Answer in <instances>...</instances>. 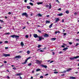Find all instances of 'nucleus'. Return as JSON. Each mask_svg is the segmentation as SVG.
I'll use <instances>...</instances> for the list:
<instances>
[{"label": "nucleus", "mask_w": 79, "mask_h": 79, "mask_svg": "<svg viewBox=\"0 0 79 79\" xmlns=\"http://www.w3.org/2000/svg\"><path fill=\"white\" fill-rule=\"evenodd\" d=\"M31 56H30L28 57L25 60L24 62L22 63V64H26L27 63V60H29V59H31Z\"/></svg>", "instance_id": "nucleus-1"}, {"label": "nucleus", "mask_w": 79, "mask_h": 79, "mask_svg": "<svg viewBox=\"0 0 79 79\" xmlns=\"http://www.w3.org/2000/svg\"><path fill=\"white\" fill-rule=\"evenodd\" d=\"M1 56H5V57H7V56H10V54L3 53V55H2Z\"/></svg>", "instance_id": "nucleus-2"}, {"label": "nucleus", "mask_w": 79, "mask_h": 79, "mask_svg": "<svg viewBox=\"0 0 79 79\" xmlns=\"http://www.w3.org/2000/svg\"><path fill=\"white\" fill-rule=\"evenodd\" d=\"M10 37H12V38H15H15H17L18 37H19V36L16 35H11L10 36Z\"/></svg>", "instance_id": "nucleus-3"}, {"label": "nucleus", "mask_w": 79, "mask_h": 79, "mask_svg": "<svg viewBox=\"0 0 79 79\" xmlns=\"http://www.w3.org/2000/svg\"><path fill=\"white\" fill-rule=\"evenodd\" d=\"M22 16H26V18H28V15L26 12L23 13L22 14Z\"/></svg>", "instance_id": "nucleus-4"}, {"label": "nucleus", "mask_w": 79, "mask_h": 79, "mask_svg": "<svg viewBox=\"0 0 79 79\" xmlns=\"http://www.w3.org/2000/svg\"><path fill=\"white\" fill-rule=\"evenodd\" d=\"M36 64H41V62L37 60H36Z\"/></svg>", "instance_id": "nucleus-5"}, {"label": "nucleus", "mask_w": 79, "mask_h": 79, "mask_svg": "<svg viewBox=\"0 0 79 79\" xmlns=\"http://www.w3.org/2000/svg\"><path fill=\"white\" fill-rule=\"evenodd\" d=\"M42 39H43V40H44V38L40 36L39 38V40H38V41H41Z\"/></svg>", "instance_id": "nucleus-6"}, {"label": "nucleus", "mask_w": 79, "mask_h": 79, "mask_svg": "<svg viewBox=\"0 0 79 79\" xmlns=\"http://www.w3.org/2000/svg\"><path fill=\"white\" fill-rule=\"evenodd\" d=\"M33 36L34 37H35V38H37V37H38V38H39V37L40 36H38V35H37V34H34L33 35Z\"/></svg>", "instance_id": "nucleus-7"}, {"label": "nucleus", "mask_w": 79, "mask_h": 79, "mask_svg": "<svg viewBox=\"0 0 79 79\" xmlns=\"http://www.w3.org/2000/svg\"><path fill=\"white\" fill-rule=\"evenodd\" d=\"M55 23H57L58 21H60V19L58 18H55Z\"/></svg>", "instance_id": "nucleus-8"}, {"label": "nucleus", "mask_w": 79, "mask_h": 79, "mask_svg": "<svg viewBox=\"0 0 79 79\" xmlns=\"http://www.w3.org/2000/svg\"><path fill=\"white\" fill-rule=\"evenodd\" d=\"M44 36V37H48L49 35L47 33H45Z\"/></svg>", "instance_id": "nucleus-9"}, {"label": "nucleus", "mask_w": 79, "mask_h": 79, "mask_svg": "<svg viewBox=\"0 0 79 79\" xmlns=\"http://www.w3.org/2000/svg\"><path fill=\"white\" fill-rule=\"evenodd\" d=\"M15 58H21V56H15Z\"/></svg>", "instance_id": "nucleus-10"}, {"label": "nucleus", "mask_w": 79, "mask_h": 79, "mask_svg": "<svg viewBox=\"0 0 79 79\" xmlns=\"http://www.w3.org/2000/svg\"><path fill=\"white\" fill-rule=\"evenodd\" d=\"M71 70H72V69L69 68V69H67L66 71H67V72H69V71H71Z\"/></svg>", "instance_id": "nucleus-11"}, {"label": "nucleus", "mask_w": 79, "mask_h": 79, "mask_svg": "<svg viewBox=\"0 0 79 79\" xmlns=\"http://www.w3.org/2000/svg\"><path fill=\"white\" fill-rule=\"evenodd\" d=\"M22 74L21 73H19L18 74H15V76H21V75H22Z\"/></svg>", "instance_id": "nucleus-12"}, {"label": "nucleus", "mask_w": 79, "mask_h": 79, "mask_svg": "<svg viewBox=\"0 0 79 79\" xmlns=\"http://www.w3.org/2000/svg\"><path fill=\"white\" fill-rule=\"evenodd\" d=\"M63 13H61L59 14H57V15L59 16H63Z\"/></svg>", "instance_id": "nucleus-13"}, {"label": "nucleus", "mask_w": 79, "mask_h": 79, "mask_svg": "<svg viewBox=\"0 0 79 79\" xmlns=\"http://www.w3.org/2000/svg\"><path fill=\"white\" fill-rule=\"evenodd\" d=\"M42 67H44V68H47V66L46 65H42Z\"/></svg>", "instance_id": "nucleus-14"}, {"label": "nucleus", "mask_w": 79, "mask_h": 79, "mask_svg": "<svg viewBox=\"0 0 79 79\" xmlns=\"http://www.w3.org/2000/svg\"><path fill=\"white\" fill-rule=\"evenodd\" d=\"M70 79H76V77H70Z\"/></svg>", "instance_id": "nucleus-15"}, {"label": "nucleus", "mask_w": 79, "mask_h": 79, "mask_svg": "<svg viewBox=\"0 0 79 79\" xmlns=\"http://www.w3.org/2000/svg\"><path fill=\"white\" fill-rule=\"evenodd\" d=\"M50 23V21H49L48 20H46V24L48 23Z\"/></svg>", "instance_id": "nucleus-16"}, {"label": "nucleus", "mask_w": 79, "mask_h": 79, "mask_svg": "<svg viewBox=\"0 0 79 79\" xmlns=\"http://www.w3.org/2000/svg\"><path fill=\"white\" fill-rule=\"evenodd\" d=\"M37 4L38 5H41V4H42L43 3V2H37Z\"/></svg>", "instance_id": "nucleus-17"}, {"label": "nucleus", "mask_w": 79, "mask_h": 79, "mask_svg": "<svg viewBox=\"0 0 79 79\" xmlns=\"http://www.w3.org/2000/svg\"><path fill=\"white\" fill-rule=\"evenodd\" d=\"M41 71V69H36V72H38V71Z\"/></svg>", "instance_id": "nucleus-18"}, {"label": "nucleus", "mask_w": 79, "mask_h": 79, "mask_svg": "<svg viewBox=\"0 0 79 79\" xmlns=\"http://www.w3.org/2000/svg\"><path fill=\"white\" fill-rule=\"evenodd\" d=\"M68 48L67 47L65 48H64L62 50L63 51H64V50H68Z\"/></svg>", "instance_id": "nucleus-19"}, {"label": "nucleus", "mask_w": 79, "mask_h": 79, "mask_svg": "<svg viewBox=\"0 0 79 79\" xmlns=\"http://www.w3.org/2000/svg\"><path fill=\"white\" fill-rule=\"evenodd\" d=\"M56 40V38H52L51 39V40Z\"/></svg>", "instance_id": "nucleus-20"}, {"label": "nucleus", "mask_w": 79, "mask_h": 79, "mask_svg": "<svg viewBox=\"0 0 79 79\" xmlns=\"http://www.w3.org/2000/svg\"><path fill=\"white\" fill-rule=\"evenodd\" d=\"M79 58V56H77L75 57H74V59H77V58Z\"/></svg>", "instance_id": "nucleus-21"}, {"label": "nucleus", "mask_w": 79, "mask_h": 79, "mask_svg": "<svg viewBox=\"0 0 79 79\" xmlns=\"http://www.w3.org/2000/svg\"><path fill=\"white\" fill-rule=\"evenodd\" d=\"M52 26H53V23H51V25L49 26V28H51V27H52Z\"/></svg>", "instance_id": "nucleus-22"}, {"label": "nucleus", "mask_w": 79, "mask_h": 79, "mask_svg": "<svg viewBox=\"0 0 79 79\" xmlns=\"http://www.w3.org/2000/svg\"><path fill=\"white\" fill-rule=\"evenodd\" d=\"M21 45L22 46V47H23L24 46V44L23 43V42H22L21 43Z\"/></svg>", "instance_id": "nucleus-23"}, {"label": "nucleus", "mask_w": 79, "mask_h": 79, "mask_svg": "<svg viewBox=\"0 0 79 79\" xmlns=\"http://www.w3.org/2000/svg\"><path fill=\"white\" fill-rule=\"evenodd\" d=\"M65 13L67 14H69V10H66L65 11Z\"/></svg>", "instance_id": "nucleus-24"}, {"label": "nucleus", "mask_w": 79, "mask_h": 79, "mask_svg": "<svg viewBox=\"0 0 79 79\" xmlns=\"http://www.w3.org/2000/svg\"><path fill=\"white\" fill-rule=\"evenodd\" d=\"M38 16H40V17H42V15H41L40 14H37Z\"/></svg>", "instance_id": "nucleus-25"}, {"label": "nucleus", "mask_w": 79, "mask_h": 79, "mask_svg": "<svg viewBox=\"0 0 79 79\" xmlns=\"http://www.w3.org/2000/svg\"><path fill=\"white\" fill-rule=\"evenodd\" d=\"M51 8H52V5H51V3H50L49 8V9H51Z\"/></svg>", "instance_id": "nucleus-26"}, {"label": "nucleus", "mask_w": 79, "mask_h": 79, "mask_svg": "<svg viewBox=\"0 0 79 79\" xmlns=\"http://www.w3.org/2000/svg\"><path fill=\"white\" fill-rule=\"evenodd\" d=\"M29 5H31V6H33L34 5L33 4V3H32L31 2H30L29 3Z\"/></svg>", "instance_id": "nucleus-27"}, {"label": "nucleus", "mask_w": 79, "mask_h": 79, "mask_svg": "<svg viewBox=\"0 0 79 79\" xmlns=\"http://www.w3.org/2000/svg\"><path fill=\"white\" fill-rule=\"evenodd\" d=\"M55 33L56 34H57V33H59V34H60V31H55Z\"/></svg>", "instance_id": "nucleus-28"}, {"label": "nucleus", "mask_w": 79, "mask_h": 79, "mask_svg": "<svg viewBox=\"0 0 79 79\" xmlns=\"http://www.w3.org/2000/svg\"><path fill=\"white\" fill-rule=\"evenodd\" d=\"M41 45H40V44H39L38 46V48H40L41 47Z\"/></svg>", "instance_id": "nucleus-29"}, {"label": "nucleus", "mask_w": 79, "mask_h": 79, "mask_svg": "<svg viewBox=\"0 0 79 79\" xmlns=\"http://www.w3.org/2000/svg\"><path fill=\"white\" fill-rule=\"evenodd\" d=\"M27 9H30V8H31V7H30L29 6H27Z\"/></svg>", "instance_id": "nucleus-30"}, {"label": "nucleus", "mask_w": 79, "mask_h": 79, "mask_svg": "<svg viewBox=\"0 0 79 79\" xmlns=\"http://www.w3.org/2000/svg\"><path fill=\"white\" fill-rule=\"evenodd\" d=\"M74 58L73 57V58H70V59L71 60H74Z\"/></svg>", "instance_id": "nucleus-31"}, {"label": "nucleus", "mask_w": 79, "mask_h": 79, "mask_svg": "<svg viewBox=\"0 0 79 79\" xmlns=\"http://www.w3.org/2000/svg\"><path fill=\"white\" fill-rule=\"evenodd\" d=\"M40 79H43V78H44V76H41L40 77Z\"/></svg>", "instance_id": "nucleus-32"}, {"label": "nucleus", "mask_w": 79, "mask_h": 79, "mask_svg": "<svg viewBox=\"0 0 79 79\" xmlns=\"http://www.w3.org/2000/svg\"><path fill=\"white\" fill-rule=\"evenodd\" d=\"M30 52H31L29 51H28L27 52V54H30Z\"/></svg>", "instance_id": "nucleus-33"}, {"label": "nucleus", "mask_w": 79, "mask_h": 79, "mask_svg": "<svg viewBox=\"0 0 79 79\" xmlns=\"http://www.w3.org/2000/svg\"><path fill=\"white\" fill-rule=\"evenodd\" d=\"M48 6H49V5H48V4H47L45 5V7L46 8H48Z\"/></svg>", "instance_id": "nucleus-34"}, {"label": "nucleus", "mask_w": 79, "mask_h": 79, "mask_svg": "<svg viewBox=\"0 0 79 79\" xmlns=\"http://www.w3.org/2000/svg\"><path fill=\"white\" fill-rule=\"evenodd\" d=\"M28 66H31V65H32V63H29V64H28Z\"/></svg>", "instance_id": "nucleus-35"}, {"label": "nucleus", "mask_w": 79, "mask_h": 79, "mask_svg": "<svg viewBox=\"0 0 79 79\" xmlns=\"http://www.w3.org/2000/svg\"><path fill=\"white\" fill-rule=\"evenodd\" d=\"M4 43H5V44H7V43H8V41H6L4 42Z\"/></svg>", "instance_id": "nucleus-36"}, {"label": "nucleus", "mask_w": 79, "mask_h": 79, "mask_svg": "<svg viewBox=\"0 0 79 79\" xmlns=\"http://www.w3.org/2000/svg\"><path fill=\"white\" fill-rule=\"evenodd\" d=\"M54 74H57V73H58V72H54Z\"/></svg>", "instance_id": "nucleus-37"}, {"label": "nucleus", "mask_w": 79, "mask_h": 79, "mask_svg": "<svg viewBox=\"0 0 79 79\" xmlns=\"http://www.w3.org/2000/svg\"><path fill=\"white\" fill-rule=\"evenodd\" d=\"M6 35H9V34H10V32H8L6 34Z\"/></svg>", "instance_id": "nucleus-38"}, {"label": "nucleus", "mask_w": 79, "mask_h": 79, "mask_svg": "<svg viewBox=\"0 0 79 79\" xmlns=\"http://www.w3.org/2000/svg\"><path fill=\"white\" fill-rule=\"evenodd\" d=\"M74 15H77V12H75L74 13Z\"/></svg>", "instance_id": "nucleus-39"}, {"label": "nucleus", "mask_w": 79, "mask_h": 79, "mask_svg": "<svg viewBox=\"0 0 79 79\" xmlns=\"http://www.w3.org/2000/svg\"><path fill=\"white\" fill-rule=\"evenodd\" d=\"M25 37L26 38H28L29 37V36H28V35H26Z\"/></svg>", "instance_id": "nucleus-40"}, {"label": "nucleus", "mask_w": 79, "mask_h": 79, "mask_svg": "<svg viewBox=\"0 0 79 79\" xmlns=\"http://www.w3.org/2000/svg\"><path fill=\"white\" fill-rule=\"evenodd\" d=\"M38 32H39V33H41V32H42L41 31L39 30H38Z\"/></svg>", "instance_id": "nucleus-41"}, {"label": "nucleus", "mask_w": 79, "mask_h": 79, "mask_svg": "<svg viewBox=\"0 0 79 79\" xmlns=\"http://www.w3.org/2000/svg\"><path fill=\"white\" fill-rule=\"evenodd\" d=\"M13 69H14V70H16V67L13 68Z\"/></svg>", "instance_id": "nucleus-42"}, {"label": "nucleus", "mask_w": 79, "mask_h": 79, "mask_svg": "<svg viewBox=\"0 0 79 79\" xmlns=\"http://www.w3.org/2000/svg\"><path fill=\"white\" fill-rule=\"evenodd\" d=\"M44 52V51L42 50H40V52Z\"/></svg>", "instance_id": "nucleus-43"}, {"label": "nucleus", "mask_w": 79, "mask_h": 79, "mask_svg": "<svg viewBox=\"0 0 79 79\" xmlns=\"http://www.w3.org/2000/svg\"><path fill=\"white\" fill-rule=\"evenodd\" d=\"M48 73L46 74L45 75H44V76H48Z\"/></svg>", "instance_id": "nucleus-44"}, {"label": "nucleus", "mask_w": 79, "mask_h": 79, "mask_svg": "<svg viewBox=\"0 0 79 79\" xmlns=\"http://www.w3.org/2000/svg\"><path fill=\"white\" fill-rule=\"evenodd\" d=\"M0 21L2 23H4V22L3 21V20H0Z\"/></svg>", "instance_id": "nucleus-45"}, {"label": "nucleus", "mask_w": 79, "mask_h": 79, "mask_svg": "<svg viewBox=\"0 0 79 79\" xmlns=\"http://www.w3.org/2000/svg\"><path fill=\"white\" fill-rule=\"evenodd\" d=\"M64 19H62V22L64 23Z\"/></svg>", "instance_id": "nucleus-46"}, {"label": "nucleus", "mask_w": 79, "mask_h": 79, "mask_svg": "<svg viewBox=\"0 0 79 79\" xmlns=\"http://www.w3.org/2000/svg\"><path fill=\"white\" fill-rule=\"evenodd\" d=\"M79 45V43H77L76 44V45H75V46H77V45Z\"/></svg>", "instance_id": "nucleus-47"}, {"label": "nucleus", "mask_w": 79, "mask_h": 79, "mask_svg": "<svg viewBox=\"0 0 79 79\" xmlns=\"http://www.w3.org/2000/svg\"><path fill=\"white\" fill-rule=\"evenodd\" d=\"M58 10H59V11H61V8H59V9H58Z\"/></svg>", "instance_id": "nucleus-48"}, {"label": "nucleus", "mask_w": 79, "mask_h": 79, "mask_svg": "<svg viewBox=\"0 0 79 79\" xmlns=\"http://www.w3.org/2000/svg\"><path fill=\"white\" fill-rule=\"evenodd\" d=\"M54 61L53 60H52L50 62V63H53V62H54Z\"/></svg>", "instance_id": "nucleus-49"}, {"label": "nucleus", "mask_w": 79, "mask_h": 79, "mask_svg": "<svg viewBox=\"0 0 79 79\" xmlns=\"http://www.w3.org/2000/svg\"><path fill=\"white\" fill-rule=\"evenodd\" d=\"M30 0V2H34V1H33V0Z\"/></svg>", "instance_id": "nucleus-50"}, {"label": "nucleus", "mask_w": 79, "mask_h": 79, "mask_svg": "<svg viewBox=\"0 0 79 79\" xmlns=\"http://www.w3.org/2000/svg\"><path fill=\"white\" fill-rule=\"evenodd\" d=\"M69 44H70V45H72V44L73 43H72V42H69Z\"/></svg>", "instance_id": "nucleus-51"}, {"label": "nucleus", "mask_w": 79, "mask_h": 79, "mask_svg": "<svg viewBox=\"0 0 79 79\" xmlns=\"http://www.w3.org/2000/svg\"><path fill=\"white\" fill-rule=\"evenodd\" d=\"M28 0H24V2H25V3H27V1Z\"/></svg>", "instance_id": "nucleus-52"}, {"label": "nucleus", "mask_w": 79, "mask_h": 79, "mask_svg": "<svg viewBox=\"0 0 79 79\" xmlns=\"http://www.w3.org/2000/svg\"><path fill=\"white\" fill-rule=\"evenodd\" d=\"M8 15H11V12H9L8 13Z\"/></svg>", "instance_id": "nucleus-53"}, {"label": "nucleus", "mask_w": 79, "mask_h": 79, "mask_svg": "<svg viewBox=\"0 0 79 79\" xmlns=\"http://www.w3.org/2000/svg\"><path fill=\"white\" fill-rule=\"evenodd\" d=\"M63 34L64 35H66V33H64Z\"/></svg>", "instance_id": "nucleus-54"}, {"label": "nucleus", "mask_w": 79, "mask_h": 79, "mask_svg": "<svg viewBox=\"0 0 79 79\" xmlns=\"http://www.w3.org/2000/svg\"><path fill=\"white\" fill-rule=\"evenodd\" d=\"M5 49H8V47H5Z\"/></svg>", "instance_id": "nucleus-55"}, {"label": "nucleus", "mask_w": 79, "mask_h": 79, "mask_svg": "<svg viewBox=\"0 0 79 79\" xmlns=\"http://www.w3.org/2000/svg\"><path fill=\"white\" fill-rule=\"evenodd\" d=\"M56 1L57 2H58V3H60V2H59V1H58V0H56Z\"/></svg>", "instance_id": "nucleus-56"}, {"label": "nucleus", "mask_w": 79, "mask_h": 79, "mask_svg": "<svg viewBox=\"0 0 79 79\" xmlns=\"http://www.w3.org/2000/svg\"><path fill=\"white\" fill-rule=\"evenodd\" d=\"M4 63H7V62H6V61H5L4 62Z\"/></svg>", "instance_id": "nucleus-57"}, {"label": "nucleus", "mask_w": 79, "mask_h": 79, "mask_svg": "<svg viewBox=\"0 0 79 79\" xmlns=\"http://www.w3.org/2000/svg\"><path fill=\"white\" fill-rule=\"evenodd\" d=\"M8 18V17L7 16H5V19H7Z\"/></svg>", "instance_id": "nucleus-58"}, {"label": "nucleus", "mask_w": 79, "mask_h": 79, "mask_svg": "<svg viewBox=\"0 0 79 79\" xmlns=\"http://www.w3.org/2000/svg\"><path fill=\"white\" fill-rule=\"evenodd\" d=\"M7 79H10V77H9L8 76H7Z\"/></svg>", "instance_id": "nucleus-59"}, {"label": "nucleus", "mask_w": 79, "mask_h": 79, "mask_svg": "<svg viewBox=\"0 0 79 79\" xmlns=\"http://www.w3.org/2000/svg\"><path fill=\"white\" fill-rule=\"evenodd\" d=\"M62 52L61 51H60L59 52V54H60V53H61Z\"/></svg>", "instance_id": "nucleus-60"}, {"label": "nucleus", "mask_w": 79, "mask_h": 79, "mask_svg": "<svg viewBox=\"0 0 79 79\" xmlns=\"http://www.w3.org/2000/svg\"><path fill=\"white\" fill-rule=\"evenodd\" d=\"M61 76H64V74H62L61 75Z\"/></svg>", "instance_id": "nucleus-61"}, {"label": "nucleus", "mask_w": 79, "mask_h": 79, "mask_svg": "<svg viewBox=\"0 0 79 79\" xmlns=\"http://www.w3.org/2000/svg\"><path fill=\"white\" fill-rule=\"evenodd\" d=\"M61 47H63V48H64L65 47L64 45H62Z\"/></svg>", "instance_id": "nucleus-62"}, {"label": "nucleus", "mask_w": 79, "mask_h": 79, "mask_svg": "<svg viewBox=\"0 0 79 79\" xmlns=\"http://www.w3.org/2000/svg\"><path fill=\"white\" fill-rule=\"evenodd\" d=\"M32 73H34V71L33 70V71H32Z\"/></svg>", "instance_id": "nucleus-63"}, {"label": "nucleus", "mask_w": 79, "mask_h": 79, "mask_svg": "<svg viewBox=\"0 0 79 79\" xmlns=\"http://www.w3.org/2000/svg\"><path fill=\"white\" fill-rule=\"evenodd\" d=\"M25 28H26V27H24L23 28V29H25Z\"/></svg>", "instance_id": "nucleus-64"}]
</instances>
